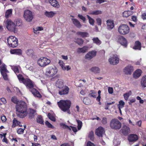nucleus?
Masks as SVG:
<instances>
[{"instance_id": "obj_33", "label": "nucleus", "mask_w": 146, "mask_h": 146, "mask_svg": "<svg viewBox=\"0 0 146 146\" xmlns=\"http://www.w3.org/2000/svg\"><path fill=\"white\" fill-rule=\"evenodd\" d=\"M89 14L93 15H97L102 14V11L100 10H97L96 11H90Z\"/></svg>"}, {"instance_id": "obj_21", "label": "nucleus", "mask_w": 146, "mask_h": 146, "mask_svg": "<svg viewBox=\"0 0 146 146\" xmlns=\"http://www.w3.org/2000/svg\"><path fill=\"white\" fill-rule=\"evenodd\" d=\"M49 3L52 6L57 8H59L60 5L57 0H49Z\"/></svg>"}, {"instance_id": "obj_7", "label": "nucleus", "mask_w": 146, "mask_h": 146, "mask_svg": "<svg viewBox=\"0 0 146 146\" xmlns=\"http://www.w3.org/2000/svg\"><path fill=\"white\" fill-rule=\"evenodd\" d=\"M50 60L45 57H41L37 60V63L39 66L44 67L48 65L50 63Z\"/></svg>"}, {"instance_id": "obj_48", "label": "nucleus", "mask_w": 146, "mask_h": 146, "mask_svg": "<svg viewBox=\"0 0 146 146\" xmlns=\"http://www.w3.org/2000/svg\"><path fill=\"white\" fill-rule=\"evenodd\" d=\"M11 100L12 102H13L15 104H16L20 101L18 100L17 98L15 96H14L12 97L11 98Z\"/></svg>"}, {"instance_id": "obj_61", "label": "nucleus", "mask_w": 146, "mask_h": 146, "mask_svg": "<svg viewBox=\"0 0 146 146\" xmlns=\"http://www.w3.org/2000/svg\"><path fill=\"white\" fill-rule=\"evenodd\" d=\"M129 101L130 102H128V104L129 105H131L132 104V103L135 102L136 101V100L135 98H133L132 99H130Z\"/></svg>"}, {"instance_id": "obj_53", "label": "nucleus", "mask_w": 146, "mask_h": 146, "mask_svg": "<svg viewBox=\"0 0 146 146\" xmlns=\"http://www.w3.org/2000/svg\"><path fill=\"white\" fill-rule=\"evenodd\" d=\"M78 17L81 19L82 20L83 22H84L86 20L85 17L82 15L78 14Z\"/></svg>"}, {"instance_id": "obj_58", "label": "nucleus", "mask_w": 146, "mask_h": 146, "mask_svg": "<svg viewBox=\"0 0 146 146\" xmlns=\"http://www.w3.org/2000/svg\"><path fill=\"white\" fill-rule=\"evenodd\" d=\"M97 94L95 93L92 92L89 94V96L91 97L96 98V97Z\"/></svg>"}, {"instance_id": "obj_25", "label": "nucleus", "mask_w": 146, "mask_h": 146, "mask_svg": "<svg viewBox=\"0 0 146 146\" xmlns=\"http://www.w3.org/2000/svg\"><path fill=\"white\" fill-rule=\"evenodd\" d=\"M76 34L83 38L88 37L89 36L88 33L86 32L78 31L76 33Z\"/></svg>"}, {"instance_id": "obj_3", "label": "nucleus", "mask_w": 146, "mask_h": 146, "mask_svg": "<svg viewBox=\"0 0 146 146\" xmlns=\"http://www.w3.org/2000/svg\"><path fill=\"white\" fill-rule=\"evenodd\" d=\"M57 104L61 110L65 112L69 111L71 105V102L69 100H61L57 102Z\"/></svg>"}, {"instance_id": "obj_9", "label": "nucleus", "mask_w": 146, "mask_h": 146, "mask_svg": "<svg viewBox=\"0 0 146 146\" xmlns=\"http://www.w3.org/2000/svg\"><path fill=\"white\" fill-rule=\"evenodd\" d=\"M0 71L4 80H8V76L7 75V73L8 72L6 68V66L4 64H3L1 66H0Z\"/></svg>"}, {"instance_id": "obj_50", "label": "nucleus", "mask_w": 146, "mask_h": 146, "mask_svg": "<svg viewBox=\"0 0 146 146\" xmlns=\"http://www.w3.org/2000/svg\"><path fill=\"white\" fill-rule=\"evenodd\" d=\"M17 123H20V122L18 121L15 118H14L13 121V124L12 125V127H15L17 126Z\"/></svg>"}, {"instance_id": "obj_14", "label": "nucleus", "mask_w": 146, "mask_h": 146, "mask_svg": "<svg viewBox=\"0 0 146 146\" xmlns=\"http://www.w3.org/2000/svg\"><path fill=\"white\" fill-rule=\"evenodd\" d=\"M133 67L129 65L126 66L123 70V72L126 75H131L133 71Z\"/></svg>"}, {"instance_id": "obj_5", "label": "nucleus", "mask_w": 146, "mask_h": 146, "mask_svg": "<svg viewBox=\"0 0 146 146\" xmlns=\"http://www.w3.org/2000/svg\"><path fill=\"white\" fill-rule=\"evenodd\" d=\"M118 31L119 33L121 35H126L129 33L130 28L127 25L121 24L118 27Z\"/></svg>"}, {"instance_id": "obj_40", "label": "nucleus", "mask_w": 146, "mask_h": 146, "mask_svg": "<svg viewBox=\"0 0 146 146\" xmlns=\"http://www.w3.org/2000/svg\"><path fill=\"white\" fill-rule=\"evenodd\" d=\"M76 121L78 123V130H80L82 125V122L79 120L76 119Z\"/></svg>"}, {"instance_id": "obj_24", "label": "nucleus", "mask_w": 146, "mask_h": 146, "mask_svg": "<svg viewBox=\"0 0 146 146\" xmlns=\"http://www.w3.org/2000/svg\"><path fill=\"white\" fill-rule=\"evenodd\" d=\"M141 70L139 69L137 70L133 74V77L135 78H137L140 76L142 73Z\"/></svg>"}, {"instance_id": "obj_31", "label": "nucleus", "mask_w": 146, "mask_h": 146, "mask_svg": "<svg viewBox=\"0 0 146 146\" xmlns=\"http://www.w3.org/2000/svg\"><path fill=\"white\" fill-rule=\"evenodd\" d=\"M141 83L142 86L146 87V75L142 77L141 79Z\"/></svg>"}, {"instance_id": "obj_43", "label": "nucleus", "mask_w": 146, "mask_h": 146, "mask_svg": "<svg viewBox=\"0 0 146 146\" xmlns=\"http://www.w3.org/2000/svg\"><path fill=\"white\" fill-rule=\"evenodd\" d=\"M4 25L5 26L7 29L9 30V19H7L4 21Z\"/></svg>"}, {"instance_id": "obj_17", "label": "nucleus", "mask_w": 146, "mask_h": 146, "mask_svg": "<svg viewBox=\"0 0 146 146\" xmlns=\"http://www.w3.org/2000/svg\"><path fill=\"white\" fill-rule=\"evenodd\" d=\"M122 134L125 136L127 135L130 132L129 128L126 125H123L121 129Z\"/></svg>"}, {"instance_id": "obj_39", "label": "nucleus", "mask_w": 146, "mask_h": 146, "mask_svg": "<svg viewBox=\"0 0 146 146\" xmlns=\"http://www.w3.org/2000/svg\"><path fill=\"white\" fill-rule=\"evenodd\" d=\"M75 42L79 45H80L83 44L84 40L82 38H78L77 39L75 40Z\"/></svg>"}, {"instance_id": "obj_41", "label": "nucleus", "mask_w": 146, "mask_h": 146, "mask_svg": "<svg viewBox=\"0 0 146 146\" xmlns=\"http://www.w3.org/2000/svg\"><path fill=\"white\" fill-rule=\"evenodd\" d=\"M87 17L89 20L90 24L91 25H93L94 23V20L88 15H87Z\"/></svg>"}, {"instance_id": "obj_32", "label": "nucleus", "mask_w": 146, "mask_h": 146, "mask_svg": "<svg viewBox=\"0 0 146 146\" xmlns=\"http://www.w3.org/2000/svg\"><path fill=\"white\" fill-rule=\"evenodd\" d=\"M36 121L37 123L41 124H44V121L41 115H38L36 119Z\"/></svg>"}, {"instance_id": "obj_49", "label": "nucleus", "mask_w": 146, "mask_h": 146, "mask_svg": "<svg viewBox=\"0 0 146 146\" xmlns=\"http://www.w3.org/2000/svg\"><path fill=\"white\" fill-rule=\"evenodd\" d=\"M43 28L42 27H38L34 29V32L35 33H36L37 31H41L43 30Z\"/></svg>"}, {"instance_id": "obj_4", "label": "nucleus", "mask_w": 146, "mask_h": 146, "mask_svg": "<svg viewBox=\"0 0 146 146\" xmlns=\"http://www.w3.org/2000/svg\"><path fill=\"white\" fill-rule=\"evenodd\" d=\"M110 126L111 129L118 130L121 128V122L118 119L114 118L110 121Z\"/></svg>"}, {"instance_id": "obj_8", "label": "nucleus", "mask_w": 146, "mask_h": 146, "mask_svg": "<svg viewBox=\"0 0 146 146\" xmlns=\"http://www.w3.org/2000/svg\"><path fill=\"white\" fill-rule=\"evenodd\" d=\"M23 17L27 22L31 21L33 18V15L32 12L29 10H25L24 13Z\"/></svg>"}, {"instance_id": "obj_59", "label": "nucleus", "mask_w": 146, "mask_h": 146, "mask_svg": "<svg viewBox=\"0 0 146 146\" xmlns=\"http://www.w3.org/2000/svg\"><path fill=\"white\" fill-rule=\"evenodd\" d=\"M87 146H96L95 145L90 141L88 142L87 143Z\"/></svg>"}, {"instance_id": "obj_51", "label": "nucleus", "mask_w": 146, "mask_h": 146, "mask_svg": "<svg viewBox=\"0 0 146 146\" xmlns=\"http://www.w3.org/2000/svg\"><path fill=\"white\" fill-rule=\"evenodd\" d=\"M107 119L106 117H103L101 121V123L103 125H106L107 123Z\"/></svg>"}, {"instance_id": "obj_1", "label": "nucleus", "mask_w": 146, "mask_h": 146, "mask_svg": "<svg viewBox=\"0 0 146 146\" xmlns=\"http://www.w3.org/2000/svg\"><path fill=\"white\" fill-rule=\"evenodd\" d=\"M16 114L17 117L23 118L26 117L28 114V106L24 101H20L16 106Z\"/></svg>"}, {"instance_id": "obj_56", "label": "nucleus", "mask_w": 146, "mask_h": 146, "mask_svg": "<svg viewBox=\"0 0 146 146\" xmlns=\"http://www.w3.org/2000/svg\"><path fill=\"white\" fill-rule=\"evenodd\" d=\"M97 23L98 25H101L102 23L101 19L100 18H97L96 19Z\"/></svg>"}, {"instance_id": "obj_30", "label": "nucleus", "mask_w": 146, "mask_h": 146, "mask_svg": "<svg viewBox=\"0 0 146 146\" xmlns=\"http://www.w3.org/2000/svg\"><path fill=\"white\" fill-rule=\"evenodd\" d=\"M132 14V12L131 11H124L123 13V16L125 17H128Z\"/></svg>"}, {"instance_id": "obj_36", "label": "nucleus", "mask_w": 146, "mask_h": 146, "mask_svg": "<svg viewBox=\"0 0 146 146\" xmlns=\"http://www.w3.org/2000/svg\"><path fill=\"white\" fill-rule=\"evenodd\" d=\"M35 112V111L33 109H31L30 111V113L29 115V118L32 119L34 118V113Z\"/></svg>"}, {"instance_id": "obj_28", "label": "nucleus", "mask_w": 146, "mask_h": 146, "mask_svg": "<svg viewBox=\"0 0 146 146\" xmlns=\"http://www.w3.org/2000/svg\"><path fill=\"white\" fill-rule=\"evenodd\" d=\"M133 48L135 49H138L140 50L141 48V44L139 41H136L135 42V46Z\"/></svg>"}, {"instance_id": "obj_52", "label": "nucleus", "mask_w": 146, "mask_h": 146, "mask_svg": "<svg viewBox=\"0 0 146 146\" xmlns=\"http://www.w3.org/2000/svg\"><path fill=\"white\" fill-rule=\"evenodd\" d=\"M60 125L61 126H62L64 129H68L70 131L71 130V129L70 127L64 123L61 124Z\"/></svg>"}, {"instance_id": "obj_29", "label": "nucleus", "mask_w": 146, "mask_h": 146, "mask_svg": "<svg viewBox=\"0 0 146 146\" xmlns=\"http://www.w3.org/2000/svg\"><path fill=\"white\" fill-rule=\"evenodd\" d=\"M17 75L19 82L23 84L26 80V78H25L21 74H17Z\"/></svg>"}, {"instance_id": "obj_38", "label": "nucleus", "mask_w": 146, "mask_h": 146, "mask_svg": "<svg viewBox=\"0 0 146 146\" xmlns=\"http://www.w3.org/2000/svg\"><path fill=\"white\" fill-rule=\"evenodd\" d=\"M131 91H129L128 92L125 93L123 94L124 98L126 100H128L129 97L131 95Z\"/></svg>"}, {"instance_id": "obj_44", "label": "nucleus", "mask_w": 146, "mask_h": 146, "mask_svg": "<svg viewBox=\"0 0 146 146\" xmlns=\"http://www.w3.org/2000/svg\"><path fill=\"white\" fill-rule=\"evenodd\" d=\"M48 117L52 121H56L55 118L51 113H48Z\"/></svg>"}, {"instance_id": "obj_62", "label": "nucleus", "mask_w": 146, "mask_h": 146, "mask_svg": "<svg viewBox=\"0 0 146 146\" xmlns=\"http://www.w3.org/2000/svg\"><path fill=\"white\" fill-rule=\"evenodd\" d=\"M108 92L109 94H112L113 93V90L112 88L109 87L108 89Z\"/></svg>"}, {"instance_id": "obj_60", "label": "nucleus", "mask_w": 146, "mask_h": 146, "mask_svg": "<svg viewBox=\"0 0 146 146\" xmlns=\"http://www.w3.org/2000/svg\"><path fill=\"white\" fill-rule=\"evenodd\" d=\"M5 17L6 19H8L9 17V9L7 10L6 12Z\"/></svg>"}, {"instance_id": "obj_27", "label": "nucleus", "mask_w": 146, "mask_h": 146, "mask_svg": "<svg viewBox=\"0 0 146 146\" xmlns=\"http://www.w3.org/2000/svg\"><path fill=\"white\" fill-rule=\"evenodd\" d=\"M56 14V13L55 12L52 11L50 12L46 11L44 13V15L48 18L52 17Z\"/></svg>"}, {"instance_id": "obj_26", "label": "nucleus", "mask_w": 146, "mask_h": 146, "mask_svg": "<svg viewBox=\"0 0 146 146\" xmlns=\"http://www.w3.org/2000/svg\"><path fill=\"white\" fill-rule=\"evenodd\" d=\"M88 47L86 46H83L82 48H78L77 49V52L78 53H83L86 52L88 50Z\"/></svg>"}, {"instance_id": "obj_6", "label": "nucleus", "mask_w": 146, "mask_h": 146, "mask_svg": "<svg viewBox=\"0 0 146 146\" xmlns=\"http://www.w3.org/2000/svg\"><path fill=\"white\" fill-rule=\"evenodd\" d=\"M61 85H59L58 87L61 90L59 91L58 94L60 95L68 94L69 92L70 89L67 86L64 85V83L60 82Z\"/></svg>"}, {"instance_id": "obj_47", "label": "nucleus", "mask_w": 146, "mask_h": 146, "mask_svg": "<svg viewBox=\"0 0 146 146\" xmlns=\"http://www.w3.org/2000/svg\"><path fill=\"white\" fill-rule=\"evenodd\" d=\"M27 54L29 56H32L34 54V51L32 49L27 50L26 52Z\"/></svg>"}, {"instance_id": "obj_20", "label": "nucleus", "mask_w": 146, "mask_h": 146, "mask_svg": "<svg viewBox=\"0 0 146 146\" xmlns=\"http://www.w3.org/2000/svg\"><path fill=\"white\" fill-rule=\"evenodd\" d=\"M106 22L108 29L109 30H111L113 29L114 26L113 21L109 19L107 20Z\"/></svg>"}, {"instance_id": "obj_63", "label": "nucleus", "mask_w": 146, "mask_h": 146, "mask_svg": "<svg viewBox=\"0 0 146 146\" xmlns=\"http://www.w3.org/2000/svg\"><path fill=\"white\" fill-rule=\"evenodd\" d=\"M141 17L143 20L146 19V13H143L141 15Z\"/></svg>"}, {"instance_id": "obj_2", "label": "nucleus", "mask_w": 146, "mask_h": 146, "mask_svg": "<svg viewBox=\"0 0 146 146\" xmlns=\"http://www.w3.org/2000/svg\"><path fill=\"white\" fill-rule=\"evenodd\" d=\"M26 86L27 88L29 89L33 95L39 98H41L42 96L40 92L36 89L34 88V83L29 78H26V80L23 83Z\"/></svg>"}, {"instance_id": "obj_42", "label": "nucleus", "mask_w": 146, "mask_h": 146, "mask_svg": "<svg viewBox=\"0 0 146 146\" xmlns=\"http://www.w3.org/2000/svg\"><path fill=\"white\" fill-rule=\"evenodd\" d=\"M92 40L94 43L96 44H101V41L99 40L98 37L93 38Z\"/></svg>"}, {"instance_id": "obj_55", "label": "nucleus", "mask_w": 146, "mask_h": 146, "mask_svg": "<svg viewBox=\"0 0 146 146\" xmlns=\"http://www.w3.org/2000/svg\"><path fill=\"white\" fill-rule=\"evenodd\" d=\"M24 129L19 128L17 130V133L18 134H23L24 131Z\"/></svg>"}, {"instance_id": "obj_12", "label": "nucleus", "mask_w": 146, "mask_h": 146, "mask_svg": "<svg viewBox=\"0 0 146 146\" xmlns=\"http://www.w3.org/2000/svg\"><path fill=\"white\" fill-rule=\"evenodd\" d=\"M117 42L121 45L126 47L127 46V43L126 39L123 36H119L117 38Z\"/></svg>"}, {"instance_id": "obj_23", "label": "nucleus", "mask_w": 146, "mask_h": 146, "mask_svg": "<svg viewBox=\"0 0 146 146\" xmlns=\"http://www.w3.org/2000/svg\"><path fill=\"white\" fill-rule=\"evenodd\" d=\"M10 52L11 54H15L16 55H21L22 54V51L19 49H11Z\"/></svg>"}, {"instance_id": "obj_22", "label": "nucleus", "mask_w": 146, "mask_h": 146, "mask_svg": "<svg viewBox=\"0 0 146 146\" xmlns=\"http://www.w3.org/2000/svg\"><path fill=\"white\" fill-rule=\"evenodd\" d=\"M71 20L73 24L77 27L80 28L81 27L82 25L81 24L80 22L78 20L74 18H72Z\"/></svg>"}, {"instance_id": "obj_34", "label": "nucleus", "mask_w": 146, "mask_h": 146, "mask_svg": "<svg viewBox=\"0 0 146 146\" xmlns=\"http://www.w3.org/2000/svg\"><path fill=\"white\" fill-rule=\"evenodd\" d=\"M90 70L95 73H98L100 72V69L98 67H93L90 69Z\"/></svg>"}, {"instance_id": "obj_64", "label": "nucleus", "mask_w": 146, "mask_h": 146, "mask_svg": "<svg viewBox=\"0 0 146 146\" xmlns=\"http://www.w3.org/2000/svg\"><path fill=\"white\" fill-rule=\"evenodd\" d=\"M32 146H41L40 144L37 143H32Z\"/></svg>"}, {"instance_id": "obj_45", "label": "nucleus", "mask_w": 146, "mask_h": 146, "mask_svg": "<svg viewBox=\"0 0 146 146\" xmlns=\"http://www.w3.org/2000/svg\"><path fill=\"white\" fill-rule=\"evenodd\" d=\"M88 137L90 138V139L92 141H93L94 139V132L91 131L89 133Z\"/></svg>"}, {"instance_id": "obj_57", "label": "nucleus", "mask_w": 146, "mask_h": 146, "mask_svg": "<svg viewBox=\"0 0 146 146\" xmlns=\"http://www.w3.org/2000/svg\"><path fill=\"white\" fill-rule=\"evenodd\" d=\"M1 119L3 122H5L7 120V119L6 116L4 115H3V116H1Z\"/></svg>"}, {"instance_id": "obj_54", "label": "nucleus", "mask_w": 146, "mask_h": 146, "mask_svg": "<svg viewBox=\"0 0 146 146\" xmlns=\"http://www.w3.org/2000/svg\"><path fill=\"white\" fill-rule=\"evenodd\" d=\"M45 123L46 125L49 128H52L53 127L52 125L47 121H46Z\"/></svg>"}, {"instance_id": "obj_16", "label": "nucleus", "mask_w": 146, "mask_h": 146, "mask_svg": "<svg viewBox=\"0 0 146 146\" xmlns=\"http://www.w3.org/2000/svg\"><path fill=\"white\" fill-rule=\"evenodd\" d=\"M96 51L93 50L89 52L85 55V58L88 60H90L96 55Z\"/></svg>"}, {"instance_id": "obj_15", "label": "nucleus", "mask_w": 146, "mask_h": 146, "mask_svg": "<svg viewBox=\"0 0 146 146\" xmlns=\"http://www.w3.org/2000/svg\"><path fill=\"white\" fill-rule=\"evenodd\" d=\"M104 133V129L102 127H99L95 131V134L98 137H102L103 133Z\"/></svg>"}, {"instance_id": "obj_10", "label": "nucleus", "mask_w": 146, "mask_h": 146, "mask_svg": "<svg viewBox=\"0 0 146 146\" xmlns=\"http://www.w3.org/2000/svg\"><path fill=\"white\" fill-rule=\"evenodd\" d=\"M58 72V70L55 67L54 68L51 67H48L46 72V74L52 77L56 74Z\"/></svg>"}, {"instance_id": "obj_46", "label": "nucleus", "mask_w": 146, "mask_h": 146, "mask_svg": "<svg viewBox=\"0 0 146 146\" xmlns=\"http://www.w3.org/2000/svg\"><path fill=\"white\" fill-rule=\"evenodd\" d=\"M125 103L123 101L121 100L119 102V104L118 105V108H122L124 107Z\"/></svg>"}, {"instance_id": "obj_37", "label": "nucleus", "mask_w": 146, "mask_h": 146, "mask_svg": "<svg viewBox=\"0 0 146 146\" xmlns=\"http://www.w3.org/2000/svg\"><path fill=\"white\" fill-rule=\"evenodd\" d=\"M11 68L16 74L19 73V71L18 66H12L11 67Z\"/></svg>"}, {"instance_id": "obj_19", "label": "nucleus", "mask_w": 146, "mask_h": 146, "mask_svg": "<svg viewBox=\"0 0 146 146\" xmlns=\"http://www.w3.org/2000/svg\"><path fill=\"white\" fill-rule=\"evenodd\" d=\"M138 139V136L136 134H131L128 137V139L129 142H135Z\"/></svg>"}, {"instance_id": "obj_18", "label": "nucleus", "mask_w": 146, "mask_h": 146, "mask_svg": "<svg viewBox=\"0 0 146 146\" xmlns=\"http://www.w3.org/2000/svg\"><path fill=\"white\" fill-rule=\"evenodd\" d=\"M16 33L17 31V29L16 28L15 24L10 20V31Z\"/></svg>"}, {"instance_id": "obj_35", "label": "nucleus", "mask_w": 146, "mask_h": 146, "mask_svg": "<svg viewBox=\"0 0 146 146\" xmlns=\"http://www.w3.org/2000/svg\"><path fill=\"white\" fill-rule=\"evenodd\" d=\"M84 103L86 105H88L91 104L90 99L88 97H85L83 100Z\"/></svg>"}, {"instance_id": "obj_11", "label": "nucleus", "mask_w": 146, "mask_h": 146, "mask_svg": "<svg viewBox=\"0 0 146 146\" xmlns=\"http://www.w3.org/2000/svg\"><path fill=\"white\" fill-rule=\"evenodd\" d=\"M10 46L13 48L17 47L18 44V40L15 36H10Z\"/></svg>"}, {"instance_id": "obj_13", "label": "nucleus", "mask_w": 146, "mask_h": 146, "mask_svg": "<svg viewBox=\"0 0 146 146\" xmlns=\"http://www.w3.org/2000/svg\"><path fill=\"white\" fill-rule=\"evenodd\" d=\"M109 61L111 65H115L119 63V58L117 55H114L109 59Z\"/></svg>"}]
</instances>
